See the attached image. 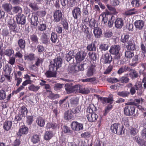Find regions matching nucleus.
I'll list each match as a JSON object with an SVG mask.
<instances>
[{
  "mask_svg": "<svg viewBox=\"0 0 146 146\" xmlns=\"http://www.w3.org/2000/svg\"><path fill=\"white\" fill-rule=\"evenodd\" d=\"M127 105L124 109V113L127 116L133 115L134 113L135 110L133 105L137 106V104L134 102H131L128 103Z\"/></svg>",
  "mask_w": 146,
  "mask_h": 146,
  "instance_id": "1",
  "label": "nucleus"
},
{
  "mask_svg": "<svg viewBox=\"0 0 146 146\" xmlns=\"http://www.w3.org/2000/svg\"><path fill=\"white\" fill-rule=\"evenodd\" d=\"M62 64V59L60 57H57L53 61H51L49 67L52 70L56 71L60 67Z\"/></svg>",
  "mask_w": 146,
  "mask_h": 146,
  "instance_id": "2",
  "label": "nucleus"
},
{
  "mask_svg": "<svg viewBox=\"0 0 146 146\" xmlns=\"http://www.w3.org/2000/svg\"><path fill=\"white\" fill-rule=\"evenodd\" d=\"M19 111L18 115L15 117V120L17 121L21 120L23 117H25L28 112L27 108L24 106L21 107Z\"/></svg>",
  "mask_w": 146,
  "mask_h": 146,
  "instance_id": "3",
  "label": "nucleus"
},
{
  "mask_svg": "<svg viewBox=\"0 0 146 146\" xmlns=\"http://www.w3.org/2000/svg\"><path fill=\"white\" fill-rule=\"evenodd\" d=\"M121 48L120 46L118 45H114L112 46L109 50L111 54L115 56V58L119 59L120 58L119 51Z\"/></svg>",
  "mask_w": 146,
  "mask_h": 146,
  "instance_id": "4",
  "label": "nucleus"
},
{
  "mask_svg": "<svg viewBox=\"0 0 146 146\" xmlns=\"http://www.w3.org/2000/svg\"><path fill=\"white\" fill-rule=\"evenodd\" d=\"M65 89L67 92L70 93L77 91V89L79 88L78 85L73 86L72 83H67L65 84Z\"/></svg>",
  "mask_w": 146,
  "mask_h": 146,
  "instance_id": "5",
  "label": "nucleus"
},
{
  "mask_svg": "<svg viewBox=\"0 0 146 146\" xmlns=\"http://www.w3.org/2000/svg\"><path fill=\"white\" fill-rule=\"evenodd\" d=\"M71 126L73 130L76 131H79L83 129V124L77 121L73 122L71 124Z\"/></svg>",
  "mask_w": 146,
  "mask_h": 146,
  "instance_id": "6",
  "label": "nucleus"
},
{
  "mask_svg": "<svg viewBox=\"0 0 146 146\" xmlns=\"http://www.w3.org/2000/svg\"><path fill=\"white\" fill-rule=\"evenodd\" d=\"M87 55V53L85 51L79 52L76 55L75 59L77 62L79 63L83 60Z\"/></svg>",
  "mask_w": 146,
  "mask_h": 146,
  "instance_id": "7",
  "label": "nucleus"
},
{
  "mask_svg": "<svg viewBox=\"0 0 146 146\" xmlns=\"http://www.w3.org/2000/svg\"><path fill=\"white\" fill-rule=\"evenodd\" d=\"M62 14L60 10H57L54 11L53 15V21L55 22H58L62 18Z\"/></svg>",
  "mask_w": 146,
  "mask_h": 146,
  "instance_id": "8",
  "label": "nucleus"
},
{
  "mask_svg": "<svg viewBox=\"0 0 146 146\" xmlns=\"http://www.w3.org/2000/svg\"><path fill=\"white\" fill-rule=\"evenodd\" d=\"M142 84L140 82H137L134 86L130 88V92L131 95L134 94L136 92V90H138L141 89Z\"/></svg>",
  "mask_w": 146,
  "mask_h": 146,
  "instance_id": "9",
  "label": "nucleus"
},
{
  "mask_svg": "<svg viewBox=\"0 0 146 146\" xmlns=\"http://www.w3.org/2000/svg\"><path fill=\"white\" fill-rule=\"evenodd\" d=\"M17 23L18 24L24 25L26 22L25 17L22 14H19L16 17Z\"/></svg>",
  "mask_w": 146,
  "mask_h": 146,
  "instance_id": "10",
  "label": "nucleus"
},
{
  "mask_svg": "<svg viewBox=\"0 0 146 146\" xmlns=\"http://www.w3.org/2000/svg\"><path fill=\"white\" fill-rule=\"evenodd\" d=\"M3 69L5 76L8 80H9L10 78L9 75L11 73L12 68L9 67L8 64H6Z\"/></svg>",
  "mask_w": 146,
  "mask_h": 146,
  "instance_id": "11",
  "label": "nucleus"
},
{
  "mask_svg": "<svg viewBox=\"0 0 146 146\" xmlns=\"http://www.w3.org/2000/svg\"><path fill=\"white\" fill-rule=\"evenodd\" d=\"M72 13L74 19H77L78 17L81 15V11L80 8L75 7L72 11Z\"/></svg>",
  "mask_w": 146,
  "mask_h": 146,
  "instance_id": "12",
  "label": "nucleus"
},
{
  "mask_svg": "<svg viewBox=\"0 0 146 146\" xmlns=\"http://www.w3.org/2000/svg\"><path fill=\"white\" fill-rule=\"evenodd\" d=\"M115 27L117 28L121 29L124 25V22L123 19L121 18H118L115 22Z\"/></svg>",
  "mask_w": 146,
  "mask_h": 146,
  "instance_id": "13",
  "label": "nucleus"
},
{
  "mask_svg": "<svg viewBox=\"0 0 146 146\" xmlns=\"http://www.w3.org/2000/svg\"><path fill=\"white\" fill-rule=\"evenodd\" d=\"M144 24V22L141 20L136 21L134 23L136 28L139 30H141L143 29Z\"/></svg>",
  "mask_w": 146,
  "mask_h": 146,
  "instance_id": "14",
  "label": "nucleus"
},
{
  "mask_svg": "<svg viewBox=\"0 0 146 146\" xmlns=\"http://www.w3.org/2000/svg\"><path fill=\"white\" fill-rule=\"evenodd\" d=\"M102 59L105 63H110L112 60L111 57L108 53H106L103 55Z\"/></svg>",
  "mask_w": 146,
  "mask_h": 146,
  "instance_id": "15",
  "label": "nucleus"
},
{
  "mask_svg": "<svg viewBox=\"0 0 146 146\" xmlns=\"http://www.w3.org/2000/svg\"><path fill=\"white\" fill-rule=\"evenodd\" d=\"M87 117L88 120L90 122H93L97 120L98 116L95 113H90L87 115Z\"/></svg>",
  "mask_w": 146,
  "mask_h": 146,
  "instance_id": "16",
  "label": "nucleus"
},
{
  "mask_svg": "<svg viewBox=\"0 0 146 146\" xmlns=\"http://www.w3.org/2000/svg\"><path fill=\"white\" fill-rule=\"evenodd\" d=\"M12 123L11 121H6L3 124L4 129L6 130H9L11 128Z\"/></svg>",
  "mask_w": 146,
  "mask_h": 146,
  "instance_id": "17",
  "label": "nucleus"
},
{
  "mask_svg": "<svg viewBox=\"0 0 146 146\" xmlns=\"http://www.w3.org/2000/svg\"><path fill=\"white\" fill-rule=\"evenodd\" d=\"M45 121L44 118L40 117H38L36 120V123L38 125L41 127H43L44 126Z\"/></svg>",
  "mask_w": 146,
  "mask_h": 146,
  "instance_id": "18",
  "label": "nucleus"
},
{
  "mask_svg": "<svg viewBox=\"0 0 146 146\" xmlns=\"http://www.w3.org/2000/svg\"><path fill=\"white\" fill-rule=\"evenodd\" d=\"M128 44L127 46V50L133 51L135 49V45L132 40H129L128 42Z\"/></svg>",
  "mask_w": 146,
  "mask_h": 146,
  "instance_id": "19",
  "label": "nucleus"
},
{
  "mask_svg": "<svg viewBox=\"0 0 146 146\" xmlns=\"http://www.w3.org/2000/svg\"><path fill=\"white\" fill-rule=\"evenodd\" d=\"M56 71L51 70L49 68V70L45 72V74L48 78L55 77L56 76Z\"/></svg>",
  "mask_w": 146,
  "mask_h": 146,
  "instance_id": "20",
  "label": "nucleus"
},
{
  "mask_svg": "<svg viewBox=\"0 0 146 146\" xmlns=\"http://www.w3.org/2000/svg\"><path fill=\"white\" fill-rule=\"evenodd\" d=\"M2 7L5 11L7 12H10L12 9L11 4L9 3H5L3 4Z\"/></svg>",
  "mask_w": 146,
  "mask_h": 146,
  "instance_id": "21",
  "label": "nucleus"
},
{
  "mask_svg": "<svg viewBox=\"0 0 146 146\" xmlns=\"http://www.w3.org/2000/svg\"><path fill=\"white\" fill-rule=\"evenodd\" d=\"M131 70L130 68L126 66L121 67L118 70L117 73L119 74H121L124 72L128 71Z\"/></svg>",
  "mask_w": 146,
  "mask_h": 146,
  "instance_id": "22",
  "label": "nucleus"
},
{
  "mask_svg": "<svg viewBox=\"0 0 146 146\" xmlns=\"http://www.w3.org/2000/svg\"><path fill=\"white\" fill-rule=\"evenodd\" d=\"M53 133L52 131H47L44 134V138L45 140H49L53 136Z\"/></svg>",
  "mask_w": 146,
  "mask_h": 146,
  "instance_id": "23",
  "label": "nucleus"
},
{
  "mask_svg": "<svg viewBox=\"0 0 146 146\" xmlns=\"http://www.w3.org/2000/svg\"><path fill=\"white\" fill-rule=\"evenodd\" d=\"M100 100L103 104L105 103H110L111 104L113 101V98H111L101 97L100 98Z\"/></svg>",
  "mask_w": 146,
  "mask_h": 146,
  "instance_id": "24",
  "label": "nucleus"
},
{
  "mask_svg": "<svg viewBox=\"0 0 146 146\" xmlns=\"http://www.w3.org/2000/svg\"><path fill=\"white\" fill-rule=\"evenodd\" d=\"M28 129L27 127L24 126H22L19 130V132L20 135H26L28 133Z\"/></svg>",
  "mask_w": 146,
  "mask_h": 146,
  "instance_id": "25",
  "label": "nucleus"
},
{
  "mask_svg": "<svg viewBox=\"0 0 146 146\" xmlns=\"http://www.w3.org/2000/svg\"><path fill=\"white\" fill-rule=\"evenodd\" d=\"M40 88V86L35 85L34 84H31L28 87V89L29 90L33 92L38 91Z\"/></svg>",
  "mask_w": 146,
  "mask_h": 146,
  "instance_id": "26",
  "label": "nucleus"
},
{
  "mask_svg": "<svg viewBox=\"0 0 146 146\" xmlns=\"http://www.w3.org/2000/svg\"><path fill=\"white\" fill-rule=\"evenodd\" d=\"M94 33L96 37L100 38L102 34L101 29L99 28H95L94 30Z\"/></svg>",
  "mask_w": 146,
  "mask_h": 146,
  "instance_id": "27",
  "label": "nucleus"
},
{
  "mask_svg": "<svg viewBox=\"0 0 146 146\" xmlns=\"http://www.w3.org/2000/svg\"><path fill=\"white\" fill-rule=\"evenodd\" d=\"M5 20L8 23L9 26L15 23L13 18L10 16L7 15L6 17Z\"/></svg>",
  "mask_w": 146,
  "mask_h": 146,
  "instance_id": "28",
  "label": "nucleus"
},
{
  "mask_svg": "<svg viewBox=\"0 0 146 146\" xmlns=\"http://www.w3.org/2000/svg\"><path fill=\"white\" fill-rule=\"evenodd\" d=\"M78 86L79 88L77 89L76 92H79L80 93L83 94H88L89 92V90L87 89L81 88L80 86L79 85H78Z\"/></svg>",
  "mask_w": 146,
  "mask_h": 146,
  "instance_id": "29",
  "label": "nucleus"
},
{
  "mask_svg": "<svg viewBox=\"0 0 146 146\" xmlns=\"http://www.w3.org/2000/svg\"><path fill=\"white\" fill-rule=\"evenodd\" d=\"M95 71V69L93 66L89 67L88 70L86 75L88 77L92 76Z\"/></svg>",
  "mask_w": 146,
  "mask_h": 146,
  "instance_id": "30",
  "label": "nucleus"
},
{
  "mask_svg": "<svg viewBox=\"0 0 146 146\" xmlns=\"http://www.w3.org/2000/svg\"><path fill=\"white\" fill-rule=\"evenodd\" d=\"M110 14V13L108 11H106L103 13L101 16L103 18L102 22H103L104 24L106 23L108 21V18L106 16Z\"/></svg>",
  "mask_w": 146,
  "mask_h": 146,
  "instance_id": "31",
  "label": "nucleus"
},
{
  "mask_svg": "<svg viewBox=\"0 0 146 146\" xmlns=\"http://www.w3.org/2000/svg\"><path fill=\"white\" fill-rule=\"evenodd\" d=\"M123 126L119 124L118 128L117 129V133L116 134L119 135H121L124 133V130L123 129Z\"/></svg>",
  "mask_w": 146,
  "mask_h": 146,
  "instance_id": "32",
  "label": "nucleus"
},
{
  "mask_svg": "<svg viewBox=\"0 0 146 146\" xmlns=\"http://www.w3.org/2000/svg\"><path fill=\"white\" fill-rule=\"evenodd\" d=\"M38 17L36 16L32 17L31 19V25L34 26H36L38 23Z\"/></svg>",
  "mask_w": 146,
  "mask_h": 146,
  "instance_id": "33",
  "label": "nucleus"
},
{
  "mask_svg": "<svg viewBox=\"0 0 146 146\" xmlns=\"http://www.w3.org/2000/svg\"><path fill=\"white\" fill-rule=\"evenodd\" d=\"M25 60L31 61L35 59V54L31 53L29 54H26L24 56Z\"/></svg>",
  "mask_w": 146,
  "mask_h": 146,
  "instance_id": "34",
  "label": "nucleus"
},
{
  "mask_svg": "<svg viewBox=\"0 0 146 146\" xmlns=\"http://www.w3.org/2000/svg\"><path fill=\"white\" fill-rule=\"evenodd\" d=\"M84 64H81L79 66H76L74 67V70L73 71L74 72H76L79 71H83L84 70Z\"/></svg>",
  "mask_w": 146,
  "mask_h": 146,
  "instance_id": "35",
  "label": "nucleus"
},
{
  "mask_svg": "<svg viewBox=\"0 0 146 146\" xmlns=\"http://www.w3.org/2000/svg\"><path fill=\"white\" fill-rule=\"evenodd\" d=\"M18 43L19 47L22 49H24L25 45V42L22 39H20L18 41Z\"/></svg>",
  "mask_w": 146,
  "mask_h": 146,
  "instance_id": "36",
  "label": "nucleus"
},
{
  "mask_svg": "<svg viewBox=\"0 0 146 146\" xmlns=\"http://www.w3.org/2000/svg\"><path fill=\"white\" fill-rule=\"evenodd\" d=\"M119 124L114 123L111 125L110 127V130L112 133L116 134L117 133V129Z\"/></svg>",
  "mask_w": 146,
  "mask_h": 146,
  "instance_id": "37",
  "label": "nucleus"
},
{
  "mask_svg": "<svg viewBox=\"0 0 146 146\" xmlns=\"http://www.w3.org/2000/svg\"><path fill=\"white\" fill-rule=\"evenodd\" d=\"M31 141L33 143H38L40 141L39 135H33L31 138Z\"/></svg>",
  "mask_w": 146,
  "mask_h": 146,
  "instance_id": "38",
  "label": "nucleus"
},
{
  "mask_svg": "<svg viewBox=\"0 0 146 146\" xmlns=\"http://www.w3.org/2000/svg\"><path fill=\"white\" fill-rule=\"evenodd\" d=\"M137 13V11H136L135 9L133 8L126 11L125 13L126 15H129L135 14Z\"/></svg>",
  "mask_w": 146,
  "mask_h": 146,
  "instance_id": "39",
  "label": "nucleus"
},
{
  "mask_svg": "<svg viewBox=\"0 0 146 146\" xmlns=\"http://www.w3.org/2000/svg\"><path fill=\"white\" fill-rule=\"evenodd\" d=\"M42 40L43 44H47L49 42V39L47 36L44 35L42 36Z\"/></svg>",
  "mask_w": 146,
  "mask_h": 146,
  "instance_id": "40",
  "label": "nucleus"
},
{
  "mask_svg": "<svg viewBox=\"0 0 146 146\" xmlns=\"http://www.w3.org/2000/svg\"><path fill=\"white\" fill-rule=\"evenodd\" d=\"M141 48L142 51V55L143 58L145 57V53H146V44L142 43L141 46Z\"/></svg>",
  "mask_w": 146,
  "mask_h": 146,
  "instance_id": "41",
  "label": "nucleus"
},
{
  "mask_svg": "<svg viewBox=\"0 0 146 146\" xmlns=\"http://www.w3.org/2000/svg\"><path fill=\"white\" fill-rule=\"evenodd\" d=\"M109 47L108 44L102 43L100 46L99 48L101 51H106L108 50Z\"/></svg>",
  "mask_w": 146,
  "mask_h": 146,
  "instance_id": "42",
  "label": "nucleus"
},
{
  "mask_svg": "<svg viewBox=\"0 0 146 146\" xmlns=\"http://www.w3.org/2000/svg\"><path fill=\"white\" fill-rule=\"evenodd\" d=\"M73 53L72 51H70L66 55V58L67 61H70L72 58H74Z\"/></svg>",
  "mask_w": 146,
  "mask_h": 146,
  "instance_id": "43",
  "label": "nucleus"
},
{
  "mask_svg": "<svg viewBox=\"0 0 146 146\" xmlns=\"http://www.w3.org/2000/svg\"><path fill=\"white\" fill-rule=\"evenodd\" d=\"M51 40L54 43H55L57 42L58 40V38L57 34L54 33H51Z\"/></svg>",
  "mask_w": 146,
  "mask_h": 146,
  "instance_id": "44",
  "label": "nucleus"
},
{
  "mask_svg": "<svg viewBox=\"0 0 146 146\" xmlns=\"http://www.w3.org/2000/svg\"><path fill=\"white\" fill-rule=\"evenodd\" d=\"M94 106L92 104H90V106L88 107V108L86 110V112L87 114H89L90 113H94L93 111V108H94Z\"/></svg>",
  "mask_w": 146,
  "mask_h": 146,
  "instance_id": "45",
  "label": "nucleus"
},
{
  "mask_svg": "<svg viewBox=\"0 0 146 146\" xmlns=\"http://www.w3.org/2000/svg\"><path fill=\"white\" fill-rule=\"evenodd\" d=\"M29 6L34 11H37L39 9V7L36 3H30Z\"/></svg>",
  "mask_w": 146,
  "mask_h": 146,
  "instance_id": "46",
  "label": "nucleus"
},
{
  "mask_svg": "<svg viewBox=\"0 0 146 146\" xmlns=\"http://www.w3.org/2000/svg\"><path fill=\"white\" fill-rule=\"evenodd\" d=\"M14 53V51L12 49H7L4 52L5 55L10 57Z\"/></svg>",
  "mask_w": 146,
  "mask_h": 146,
  "instance_id": "47",
  "label": "nucleus"
},
{
  "mask_svg": "<svg viewBox=\"0 0 146 146\" xmlns=\"http://www.w3.org/2000/svg\"><path fill=\"white\" fill-rule=\"evenodd\" d=\"M57 126V124L55 123H47L46 127L47 129H50V128L52 129H55Z\"/></svg>",
  "mask_w": 146,
  "mask_h": 146,
  "instance_id": "48",
  "label": "nucleus"
},
{
  "mask_svg": "<svg viewBox=\"0 0 146 146\" xmlns=\"http://www.w3.org/2000/svg\"><path fill=\"white\" fill-rule=\"evenodd\" d=\"M73 116L71 112H66L64 114V119L66 120H69L71 119Z\"/></svg>",
  "mask_w": 146,
  "mask_h": 146,
  "instance_id": "49",
  "label": "nucleus"
},
{
  "mask_svg": "<svg viewBox=\"0 0 146 146\" xmlns=\"http://www.w3.org/2000/svg\"><path fill=\"white\" fill-rule=\"evenodd\" d=\"M82 30L85 33L88 34L89 32V28L87 27V25L82 24Z\"/></svg>",
  "mask_w": 146,
  "mask_h": 146,
  "instance_id": "50",
  "label": "nucleus"
},
{
  "mask_svg": "<svg viewBox=\"0 0 146 146\" xmlns=\"http://www.w3.org/2000/svg\"><path fill=\"white\" fill-rule=\"evenodd\" d=\"M88 50L89 51H95L96 50V47L95 44L94 43L89 45L87 47Z\"/></svg>",
  "mask_w": 146,
  "mask_h": 146,
  "instance_id": "51",
  "label": "nucleus"
},
{
  "mask_svg": "<svg viewBox=\"0 0 146 146\" xmlns=\"http://www.w3.org/2000/svg\"><path fill=\"white\" fill-rule=\"evenodd\" d=\"M129 36L128 35H124L121 36V41L123 43H125L128 41Z\"/></svg>",
  "mask_w": 146,
  "mask_h": 146,
  "instance_id": "52",
  "label": "nucleus"
},
{
  "mask_svg": "<svg viewBox=\"0 0 146 146\" xmlns=\"http://www.w3.org/2000/svg\"><path fill=\"white\" fill-rule=\"evenodd\" d=\"M131 4L133 6L135 7H138L140 5L139 0H132Z\"/></svg>",
  "mask_w": 146,
  "mask_h": 146,
  "instance_id": "53",
  "label": "nucleus"
},
{
  "mask_svg": "<svg viewBox=\"0 0 146 146\" xmlns=\"http://www.w3.org/2000/svg\"><path fill=\"white\" fill-rule=\"evenodd\" d=\"M133 55V53L130 51H126L125 52V56L127 58H131Z\"/></svg>",
  "mask_w": 146,
  "mask_h": 146,
  "instance_id": "54",
  "label": "nucleus"
},
{
  "mask_svg": "<svg viewBox=\"0 0 146 146\" xmlns=\"http://www.w3.org/2000/svg\"><path fill=\"white\" fill-rule=\"evenodd\" d=\"M113 108V106L111 104H109L105 108V112L104 114V115H106Z\"/></svg>",
  "mask_w": 146,
  "mask_h": 146,
  "instance_id": "55",
  "label": "nucleus"
},
{
  "mask_svg": "<svg viewBox=\"0 0 146 146\" xmlns=\"http://www.w3.org/2000/svg\"><path fill=\"white\" fill-rule=\"evenodd\" d=\"M129 94V92L122 91L119 92L117 93V95L119 96L122 97H127Z\"/></svg>",
  "mask_w": 146,
  "mask_h": 146,
  "instance_id": "56",
  "label": "nucleus"
},
{
  "mask_svg": "<svg viewBox=\"0 0 146 146\" xmlns=\"http://www.w3.org/2000/svg\"><path fill=\"white\" fill-rule=\"evenodd\" d=\"M13 12L15 13H20L22 12L21 8L19 6H15L13 8Z\"/></svg>",
  "mask_w": 146,
  "mask_h": 146,
  "instance_id": "57",
  "label": "nucleus"
},
{
  "mask_svg": "<svg viewBox=\"0 0 146 146\" xmlns=\"http://www.w3.org/2000/svg\"><path fill=\"white\" fill-rule=\"evenodd\" d=\"M89 58L93 60H95L96 58V54L94 52H89L88 53Z\"/></svg>",
  "mask_w": 146,
  "mask_h": 146,
  "instance_id": "58",
  "label": "nucleus"
},
{
  "mask_svg": "<svg viewBox=\"0 0 146 146\" xmlns=\"http://www.w3.org/2000/svg\"><path fill=\"white\" fill-rule=\"evenodd\" d=\"M62 131L64 133L68 134L70 133V130L69 127L66 126H64L63 127Z\"/></svg>",
  "mask_w": 146,
  "mask_h": 146,
  "instance_id": "59",
  "label": "nucleus"
},
{
  "mask_svg": "<svg viewBox=\"0 0 146 146\" xmlns=\"http://www.w3.org/2000/svg\"><path fill=\"white\" fill-rule=\"evenodd\" d=\"M30 39L31 41L34 42H38V38L36 35H33L31 36Z\"/></svg>",
  "mask_w": 146,
  "mask_h": 146,
  "instance_id": "60",
  "label": "nucleus"
},
{
  "mask_svg": "<svg viewBox=\"0 0 146 146\" xmlns=\"http://www.w3.org/2000/svg\"><path fill=\"white\" fill-rule=\"evenodd\" d=\"M129 75L132 78H136L138 76V74L135 71L133 70L130 73Z\"/></svg>",
  "mask_w": 146,
  "mask_h": 146,
  "instance_id": "61",
  "label": "nucleus"
},
{
  "mask_svg": "<svg viewBox=\"0 0 146 146\" xmlns=\"http://www.w3.org/2000/svg\"><path fill=\"white\" fill-rule=\"evenodd\" d=\"M129 80V78L127 77L123 76L120 79L119 81L122 83H127Z\"/></svg>",
  "mask_w": 146,
  "mask_h": 146,
  "instance_id": "62",
  "label": "nucleus"
},
{
  "mask_svg": "<svg viewBox=\"0 0 146 146\" xmlns=\"http://www.w3.org/2000/svg\"><path fill=\"white\" fill-rule=\"evenodd\" d=\"M6 97L5 92V91L1 90L0 91V100L5 99Z\"/></svg>",
  "mask_w": 146,
  "mask_h": 146,
  "instance_id": "63",
  "label": "nucleus"
},
{
  "mask_svg": "<svg viewBox=\"0 0 146 146\" xmlns=\"http://www.w3.org/2000/svg\"><path fill=\"white\" fill-rule=\"evenodd\" d=\"M46 28V25L44 24H40L38 26V30L43 31L45 30Z\"/></svg>",
  "mask_w": 146,
  "mask_h": 146,
  "instance_id": "64",
  "label": "nucleus"
}]
</instances>
